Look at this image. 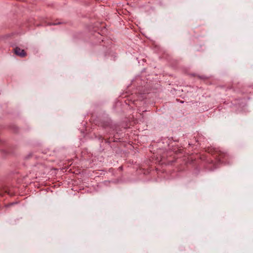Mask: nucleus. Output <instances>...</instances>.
<instances>
[{
    "label": "nucleus",
    "instance_id": "obj_1",
    "mask_svg": "<svg viewBox=\"0 0 253 253\" xmlns=\"http://www.w3.org/2000/svg\"><path fill=\"white\" fill-rule=\"evenodd\" d=\"M14 51L15 54L21 57H25L27 53L24 49H21L20 47H16L14 48Z\"/></svg>",
    "mask_w": 253,
    "mask_h": 253
}]
</instances>
